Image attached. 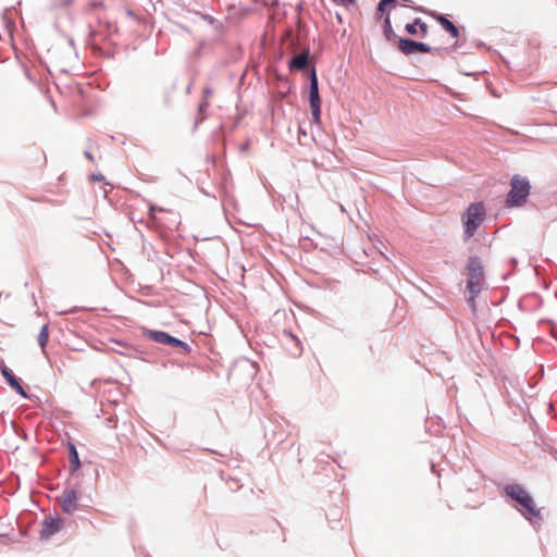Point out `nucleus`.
<instances>
[{
  "label": "nucleus",
  "instance_id": "obj_1",
  "mask_svg": "<svg viewBox=\"0 0 557 557\" xmlns=\"http://www.w3.org/2000/svg\"><path fill=\"white\" fill-rule=\"evenodd\" d=\"M467 289L470 294L468 301L475 308V298L484 285V271L482 262L478 257H470L467 264Z\"/></svg>",
  "mask_w": 557,
  "mask_h": 557
},
{
  "label": "nucleus",
  "instance_id": "obj_2",
  "mask_svg": "<svg viewBox=\"0 0 557 557\" xmlns=\"http://www.w3.org/2000/svg\"><path fill=\"white\" fill-rule=\"evenodd\" d=\"M506 494L515 499L520 505V511L524 517L531 519L539 517L540 510L536 508L532 496L519 484H511L506 486Z\"/></svg>",
  "mask_w": 557,
  "mask_h": 557
},
{
  "label": "nucleus",
  "instance_id": "obj_3",
  "mask_svg": "<svg viewBox=\"0 0 557 557\" xmlns=\"http://www.w3.org/2000/svg\"><path fill=\"white\" fill-rule=\"evenodd\" d=\"M485 218V208L482 203H472L462 216L466 239L471 238Z\"/></svg>",
  "mask_w": 557,
  "mask_h": 557
},
{
  "label": "nucleus",
  "instance_id": "obj_4",
  "mask_svg": "<svg viewBox=\"0 0 557 557\" xmlns=\"http://www.w3.org/2000/svg\"><path fill=\"white\" fill-rule=\"evenodd\" d=\"M511 189L508 194V206L522 205L530 194V183L527 178L515 175L511 180Z\"/></svg>",
  "mask_w": 557,
  "mask_h": 557
},
{
  "label": "nucleus",
  "instance_id": "obj_5",
  "mask_svg": "<svg viewBox=\"0 0 557 557\" xmlns=\"http://www.w3.org/2000/svg\"><path fill=\"white\" fill-rule=\"evenodd\" d=\"M81 493L74 488H66L59 496L58 500L65 513H73L78 509Z\"/></svg>",
  "mask_w": 557,
  "mask_h": 557
},
{
  "label": "nucleus",
  "instance_id": "obj_6",
  "mask_svg": "<svg viewBox=\"0 0 557 557\" xmlns=\"http://www.w3.org/2000/svg\"><path fill=\"white\" fill-rule=\"evenodd\" d=\"M147 336L157 342V343H160V344H164V345H169L171 347H177V348H182L184 349L185 351H188L189 350V347L188 345L176 338V337H173L172 335L165 333V332H162V331H148L147 332Z\"/></svg>",
  "mask_w": 557,
  "mask_h": 557
},
{
  "label": "nucleus",
  "instance_id": "obj_7",
  "mask_svg": "<svg viewBox=\"0 0 557 557\" xmlns=\"http://www.w3.org/2000/svg\"><path fill=\"white\" fill-rule=\"evenodd\" d=\"M398 49L406 55L413 53H430L432 51V48L424 42H418L405 38H400L398 40Z\"/></svg>",
  "mask_w": 557,
  "mask_h": 557
},
{
  "label": "nucleus",
  "instance_id": "obj_8",
  "mask_svg": "<svg viewBox=\"0 0 557 557\" xmlns=\"http://www.w3.org/2000/svg\"><path fill=\"white\" fill-rule=\"evenodd\" d=\"M63 522L61 519H49L45 520L40 530V536L42 539H49L62 529Z\"/></svg>",
  "mask_w": 557,
  "mask_h": 557
},
{
  "label": "nucleus",
  "instance_id": "obj_9",
  "mask_svg": "<svg viewBox=\"0 0 557 557\" xmlns=\"http://www.w3.org/2000/svg\"><path fill=\"white\" fill-rule=\"evenodd\" d=\"M309 104L313 122L319 124L321 121V98L319 91H309Z\"/></svg>",
  "mask_w": 557,
  "mask_h": 557
},
{
  "label": "nucleus",
  "instance_id": "obj_10",
  "mask_svg": "<svg viewBox=\"0 0 557 557\" xmlns=\"http://www.w3.org/2000/svg\"><path fill=\"white\" fill-rule=\"evenodd\" d=\"M430 16H432L434 20H436L441 26L451 35L454 38L459 37V29L444 15L438 14L436 12H429Z\"/></svg>",
  "mask_w": 557,
  "mask_h": 557
},
{
  "label": "nucleus",
  "instance_id": "obj_11",
  "mask_svg": "<svg viewBox=\"0 0 557 557\" xmlns=\"http://www.w3.org/2000/svg\"><path fill=\"white\" fill-rule=\"evenodd\" d=\"M1 373L13 389H15L24 398L27 397V394H26L25 389L23 388V386L21 385L20 381L14 376V374L5 366H3L1 368Z\"/></svg>",
  "mask_w": 557,
  "mask_h": 557
},
{
  "label": "nucleus",
  "instance_id": "obj_12",
  "mask_svg": "<svg viewBox=\"0 0 557 557\" xmlns=\"http://www.w3.org/2000/svg\"><path fill=\"white\" fill-rule=\"evenodd\" d=\"M308 52H301L295 55L289 62V67L298 71L304 70L308 64Z\"/></svg>",
  "mask_w": 557,
  "mask_h": 557
},
{
  "label": "nucleus",
  "instance_id": "obj_13",
  "mask_svg": "<svg viewBox=\"0 0 557 557\" xmlns=\"http://www.w3.org/2000/svg\"><path fill=\"white\" fill-rule=\"evenodd\" d=\"M38 344L39 346L41 347V349H45V347L47 346L48 344V341H49V330H48V324H45L39 334H38Z\"/></svg>",
  "mask_w": 557,
  "mask_h": 557
},
{
  "label": "nucleus",
  "instance_id": "obj_14",
  "mask_svg": "<svg viewBox=\"0 0 557 557\" xmlns=\"http://www.w3.org/2000/svg\"><path fill=\"white\" fill-rule=\"evenodd\" d=\"M70 461L72 463V471H76L81 467L78 454L74 445L70 446Z\"/></svg>",
  "mask_w": 557,
  "mask_h": 557
},
{
  "label": "nucleus",
  "instance_id": "obj_15",
  "mask_svg": "<svg viewBox=\"0 0 557 557\" xmlns=\"http://www.w3.org/2000/svg\"><path fill=\"white\" fill-rule=\"evenodd\" d=\"M384 35L389 41L396 39L397 37L392 28L391 20L388 16H386L384 20Z\"/></svg>",
  "mask_w": 557,
  "mask_h": 557
},
{
  "label": "nucleus",
  "instance_id": "obj_16",
  "mask_svg": "<svg viewBox=\"0 0 557 557\" xmlns=\"http://www.w3.org/2000/svg\"><path fill=\"white\" fill-rule=\"evenodd\" d=\"M414 24L419 26V35L426 37L429 34V26L420 18H414Z\"/></svg>",
  "mask_w": 557,
  "mask_h": 557
},
{
  "label": "nucleus",
  "instance_id": "obj_17",
  "mask_svg": "<svg viewBox=\"0 0 557 557\" xmlns=\"http://www.w3.org/2000/svg\"><path fill=\"white\" fill-rule=\"evenodd\" d=\"M309 91H319V87H318V78H317V74H315V70L312 69L311 71V75H310V88H309Z\"/></svg>",
  "mask_w": 557,
  "mask_h": 557
},
{
  "label": "nucleus",
  "instance_id": "obj_18",
  "mask_svg": "<svg viewBox=\"0 0 557 557\" xmlns=\"http://www.w3.org/2000/svg\"><path fill=\"white\" fill-rule=\"evenodd\" d=\"M212 94V89L207 87L203 89V100L202 102L200 103V110H202L203 108L208 107L209 106V98Z\"/></svg>",
  "mask_w": 557,
  "mask_h": 557
},
{
  "label": "nucleus",
  "instance_id": "obj_19",
  "mask_svg": "<svg viewBox=\"0 0 557 557\" xmlns=\"http://www.w3.org/2000/svg\"><path fill=\"white\" fill-rule=\"evenodd\" d=\"M405 29L408 34L413 36L419 34V26L414 24V21L412 23L407 24Z\"/></svg>",
  "mask_w": 557,
  "mask_h": 557
},
{
  "label": "nucleus",
  "instance_id": "obj_20",
  "mask_svg": "<svg viewBox=\"0 0 557 557\" xmlns=\"http://www.w3.org/2000/svg\"><path fill=\"white\" fill-rule=\"evenodd\" d=\"M395 2V0H382L380 3H379V11L380 12H383L385 10V7L389 3H393Z\"/></svg>",
  "mask_w": 557,
  "mask_h": 557
},
{
  "label": "nucleus",
  "instance_id": "obj_21",
  "mask_svg": "<svg viewBox=\"0 0 557 557\" xmlns=\"http://www.w3.org/2000/svg\"><path fill=\"white\" fill-rule=\"evenodd\" d=\"M150 211L152 213V219L156 220L157 216H156V212H164V210L162 208H159L157 206H151L150 207Z\"/></svg>",
  "mask_w": 557,
  "mask_h": 557
},
{
  "label": "nucleus",
  "instance_id": "obj_22",
  "mask_svg": "<svg viewBox=\"0 0 557 557\" xmlns=\"http://www.w3.org/2000/svg\"><path fill=\"white\" fill-rule=\"evenodd\" d=\"M335 1L342 5H349V4L355 3L356 0H335Z\"/></svg>",
  "mask_w": 557,
  "mask_h": 557
},
{
  "label": "nucleus",
  "instance_id": "obj_23",
  "mask_svg": "<svg viewBox=\"0 0 557 557\" xmlns=\"http://www.w3.org/2000/svg\"><path fill=\"white\" fill-rule=\"evenodd\" d=\"M115 344H116L119 347L124 348L126 351H127V350H131V347H129V346H127V345H125V344H122V343H120V342H116Z\"/></svg>",
  "mask_w": 557,
  "mask_h": 557
},
{
  "label": "nucleus",
  "instance_id": "obj_24",
  "mask_svg": "<svg viewBox=\"0 0 557 557\" xmlns=\"http://www.w3.org/2000/svg\"><path fill=\"white\" fill-rule=\"evenodd\" d=\"M113 350H115V351H117V352H120V354H122V355L127 354L126 351L121 350V347L113 348Z\"/></svg>",
  "mask_w": 557,
  "mask_h": 557
},
{
  "label": "nucleus",
  "instance_id": "obj_25",
  "mask_svg": "<svg viewBox=\"0 0 557 557\" xmlns=\"http://www.w3.org/2000/svg\"><path fill=\"white\" fill-rule=\"evenodd\" d=\"M85 156H86V158H88L90 161H92V160H94V157L91 156V153H90V152H85Z\"/></svg>",
  "mask_w": 557,
  "mask_h": 557
}]
</instances>
